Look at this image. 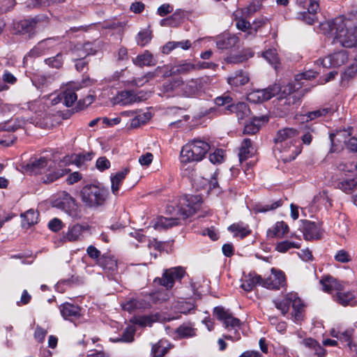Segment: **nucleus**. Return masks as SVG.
Segmentation results:
<instances>
[{"label": "nucleus", "instance_id": "f257e3e1", "mask_svg": "<svg viewBox=\"0 0 357 357\" xmlns=\"http://www.w3.org/2000/svg\"><path fill=\"white\" fill-rule=\"evenodd\" d=\"M327 26L335 35L333 43H340L344 47L357 45V12L345 15H340L331 22L322 24Z\"/></svg>", "mask_w": 357, "mask_h": 357}, {"label": "nucleus", "instance_id": "f03ea898", "mask_svg": "<svg viewBox=\"0 0 357 357\" xmlns=\"http://www.w3.org/2000/svg\"><path fill=\"white\" fill-rule=\"evenodd\" d=\"M63 162L57 163L47 157L31 159L24 167V170L30 174H43L41 178L44 183H51L66 175L68 170L63 169Z\"/></svg>", "mask_w": 357, "mask_h": 357}, {"label": "nucleus", "instance_id": "7ed1b4c3", "mask_svg": "<svg viewBox=\"0 0 357 357\" xmlns=\"http://www.w3.org/2000/svg\"><path fill=\"white\" fill-rule=\"evenodd\" d=\"M299 139V132L295 128H285L277 132L274 138L275 148L282 153V160L290 162L301 152Z\"/></svg>", "mask_w": 357, "mask_h": 357}, {"label": "nucleus", "instance_id": "20e7f679", "mask_svg": "<svg viewBox=\"0 0 357 357\" xmlns=\"http://www.w3.org/2000/svg\"><path fill=\"white\" fill-rule=\"evenodd\" d=\"M302 85H305V83L296 82L295 83H289L282 88L280 84H275L269 86L266 89L257 90L250 93L248 99L253 102H264L270 100L272 97L281 91L280 98L287 99L288 104H295L299 99L296 98V95H291L295 92L298 93V91Z\"/></svg>", "mask_w": 357, "mask_h": 357}, {"label": "nucleus", "instance_id": "39448f33", "mask_svg": "<svg viewBox=\"0 0 357 357\" xmlns=\"http://www.w3.org/2000/svg\"><path fill=\"white\" fill-rule=\"evenodd\" d=\"M211 146L205 141L195 139L184 145L180 153V160L183 165L201 161L209 151Z\"/></svg>", "mask_w": 357, "mask_h": 357}, {"label": "nucleus", "instance_id": "423d86ee", "mask_svg": "<svg viewBox=\"0 0 357 357\" xmlns=\"http://www.w3.org/2000/svg\"><path fill=\"white\" fill-rule=\"evenodd\" d=\"M273 303L275 307L279 310L284 316L288 313L289 307L291 305L293 312L291 314V319L296 323H298L303 319V309L304 305L296 293H289L282 299L274 300Z\"/></svg>", "mask_w": 357, "mask_h": 357}, {"label": "nucleus", "instance_id": "0eeeda50", "mask_svg": "<svg viewBox=\"0 0 357 357\" xmlns=\"http://www.w3.org/2000/svg\"><path fill=\"white\" fill-rule=\"evenodd\" d=\"M82 202L90 208L102 206L107 197V191L96 185H87L81 190Z\"/></svg>", "mask_w": 357, "mask_h": 357}, {"label": "nucleus", "instance_id": "6e6552de", "mask_svg": "<svg viewBox=\"0 0 357 357\" xmlns=\"http://www.w3.org/2000/svg\"><path fill=\"white\" fill-rule=\"evenodd\" d=\"M52 206L64 211L70 217H75L77 215V206L76 202L74 198L66 191H62L56 194L52 201Z\"/></svg>", "mask_w": 357, "mask_h": 357}, {"label": "nucleus", "instance_id": "1a4fd4ad", "mask_svg": "<svg viewBox=\"0 0 357 357\" xmlns=\"http://www.w3.org/2000/svg\"><path fill=\"white\" fill-rule=\"evenodd\" d=\"M185 274V269L181 266L165 269L161 278H156L154 282L165 287L167 289L173 287L176 281H181Z\"/></svg>", "mask_w": 357, "mask_h": 357}, {"label": "nucleus", "instance_id": "9d476101", "mask_svg": "<svg viewBox=\"0 0 357 357\" xmlns=\"http://www.w3.org/2000/svg\"><path fill=\"white\" fill-rule=\"evenodd\" d=\"M213 314L217 319L223 322L227 329H234L236 332L241 324L240 319L232 316L229 310H225L223 307L218 306L213 310Z\"/></svg>", "mask_w": 357, "mask_h": 357}, {"label": "nucleus", "instance_id": "9b49d317", "mask_svg": "<svg viewBox=\"0 0 357 357\" xmlns=\"http://www.w3.org/2000/svg\"><path fill=\"white\" fill-rule=\"evenodd\" d=\"M36 19L14 22L13 25L14 33L24 36L25 38H31L36 34Z\"/></svg>", "mask_w": 357, "mask_h": 357}, {"label": "nucleus", "instance_id": "f8f14e48", "mask_svg": "<svg viewBox=\"0 0 357 357\" xmlns=\"http://www.w3.org/2000/svg\"><path fill=\"white\" fill-rule=\"evenodd\" d=\"M286 278L284 273L280 270L273 268L271 269V275L266 278L262 279V287L271 289H279L285 285Z\"/></svg>", "mask_w": 357, "mask_h": 357}, {"label": "nucleus", "instance_id": "ddd939ff", "mask_svg": "<svg viewBox=\"0 0 357 357\" xmlns=\"http://www.w3.org/2000/svg\"><path fill=\"white\" fill-rule=\"evenodd\" d=\"M348 61V53L346 50L334 52L328 56L319 59V61L324 68H337Z\"/></svg>", "mask_w": 357, "mask_h": 357}, {"label": "nucleus", "instance_id": "4468645a", "mask_svg": "<svg viewBox=\"0 0 357 357\" xmlns=\"http://www.w3.org/2000/svg\"><path fill=\"white\" fill-rule=\"evenodd\" d=\"M183 82L181 77L172 79L162 84L161 91L167 96H182Z\"/></svg>", "mask_w": 357, "mask_h": 357}, {"label": "nucleus", "instance_id": "2eb2a0df", "mask_svg": "<svg viewBox=\"0 0 357 357\" xmlns=\"http://www.w3.org/2000/svg\"><path fill=\"white\" fill-rule=\"evenodd\" d=\"M195 199H197V197L194 196H190V197H185L180 199L178 213L182 216L183 219H186L195 213L197 205L192 204Z\"/></svg>", "mask_w": 357, "mask_h": 357}, {"label": "nucleus", "instance_id": "dca6fc26", "mask_svg": "<svg viewBox=\"0 0 357 357\" xmlns=\"http://www.w3.org/2000/svg\"><path fill=\"white\" fill-rule=\"evenodd\" d=\"M143 93H135L132 91H123L119 93L116 97L117 103L122 105H127L134 102H140L145 99Z\"/></svg>", "mask_w": 357, "mask_h": 357}, {"label": "nucleus", "instance_id": "f3484780", "mask_svg": "<svg viewBox=\"0 0 357 357\" xmlns=\"http://www.w3.org/2000/svg\"><path fill=\"white\" fill-rule=\"evenodd\" d=\"M303 236L305 240H314L321 238L320 228L314 222L305 220L303 228Z\"/></svg>", "mask_w": 357, "mask_h": 357}, {"label": "nucleus", "instance_id": "a211bd4d", "mask_svg": "<svg viewBox=\"0 0 357 357\" xmlns=\"http://www.w3.org/2000/svg\"><path fill=\"white\" fill-rule=\"evenodd\" d=\"M356 297V294L354 291H339L333 296L334 300L343 306L355 305L357 303Z\"/></svg>", "mask_w": 357, "mask_h": 357}, {"label": "nucleus", "instance_id": "6ab92c4d", "mask_svg": "<svg viewBox=\"0 0 357 357\" xmlns=\"http://www.w3.org/2000/svg\"><path fill=\"white\" fill-rule=\"evenodd\" d=\"M225 109L231 113H235L238 120H243L248 117L250 114V109L245 102L229 105L225 107Z\"/></svg>", "mask_w": 357, "mask_h": 357}, {"label": "nucleus", "instance_id": "aec40b11", "mask_svg": "<svg viewBox=\"0 0 357 357\" xmlns=\"http://www.w3.org/2000/svg\"><path fill=\"white\" fill-rule=\"evenodd\" d=\"M59 309L62 317L65 319L72 321L80 316V308L77 305L66 303L62 304Z\"/></svg>", "mask_w": 357, "mask_h": 357}, {"label": "nucleus", "instance_id": "412c9836", "mask_svg": "<svg viewBox=\"0 0 357 357\" xmlns=\"http://www.w3.org/2000/svg\"><path fill=\"white\" fill-rule=\"evenodd\" d=\"M98 265L105 271L113 273L117 271L118 265L116 259L109 254H104L98 259Z\"/></svg>", "mask_w": 357, "mask_h": 357}, {"label": "nucleus", "instance_id": "4be33fe9", "mask_svg": "<svg viewBox=\"0 0 357 357\" xmlns=\"http://www.w3.org/2000/svg\"><path fill=\"white\" fill-rule=\"evenodd\" d=\"M132 62L137 66L143 67L145 66H153L156 64L157 61L151 52L146 50L144 53L137 55L135 59H133Z\"/></svg>", "mask_w": 357, "mask_h": 357}, {"label": "nucleus", "instance_id": "5701e85b", "mask_svg": "<svg viewBox=\"0 0 357 357\" xmlns=\"http://www.w3.org/2000/svg\"><path fill=\"white\" fill-rule=\"evenodd\" d=\"M129 172L130 169L125 167L122 170L116 172L114 175L111 176V190L114 195H118L120 186Z\"/></svg>", "mask_w": 357, "mask_h": 357}, {"label": "nucleus", "instance_id": "b1692460", "mask_svg": "<svg viewBox=\"0 0 357 357\" xmlns=\"http://www.w3.org/2000/svg\"><path fill=\"white\" fill-rule=\"evenodd\" d=\"M322 289L328 293H332V291L336 290L337 292L343 290V285L336 279L331 276L324 278L320 280Z\"/></svg>", "mask_w": 357, "mask_h": 357}, {"label": "nucleus", "instance_id": "393cba45", "mask_svg": "<svg viewBox=\"0 0 357 357\" xmlns=\"http://www.w3.org/2000/svg\"><path fill=\"white\" fill-rule=\"evenodd\" d=\"M257 285L262 286V278L257 274L250 273L243 280L241 287L245 291H251Z\"/></svg>", "mask_w": 357, "mask_h": 357}, {"label": "nucleus", "instance_id": "a878e982", "mask_svg": "<svg viewBox=\"0 0 357 357\" xmlns=\"http://www.w3.org/2000/svg\"><path fill=\"white\" fill-rule=\"evenodd\" d=\"M200 88V81L198 79H192L185 83L183 82L182 96L186 97L193 96L199 92Z\"/></svg>", "mask_w": 357, "mask_h": 357}, {"label": "nucleus", "instance_id": "bb28decb", "mask_svg": "<svg viewBox=\"0 0 357 357\" xmlns=\"http://www.w3.org/2000/svg\"><path fill=\"white\" fill-rule=\"evenodd\" d=\"M288 231L289 227L284 222H277L272 228L268 230L267 235L271 238H282Z\"/></svg>", "mask_w": 357, "mask_h": 357}, {"label": "nucleus", "instance_id": "cd10ccee", "mask_svg": "<svg viewBox=\"0 0 357 357\" xmlns=\"http://www.w3.org/2000/svg\"><path fill=\"white\" fill-rule=\"evenodd\" d=\"M84 227L79 224L74 225L68 228V231L63 234V238L64 241L70 242L77 241L82 235Z\"/></svg>", "mask_w": 357, "mask_h": 357}, {"label": "nucleus", "instance_id": "c85d7f7f", "mask_svg": "<svg viewBox=\"0 0 357 357\" xmlns=\"http://www.w3.org/2000/svg\"><path fill=\"white\" fill-rule=\"evenodd\" d=\"M197 68L196 66L191 63H183L176 65L171 68L169 73L165 74V77L176 74H187Z\"/></svg>", "mask_w": 357, "mask_h": 357}, {"label": "nucleus", "instance_id": "c756f323", "mask_svg": "<svg viewBox=\"0 0 357 357\" xmlns=\"http://www.w3.org/2000/svg\"><path fill=\"white\" fill-rule=\"evenodd\" d=\"M196 331L193 324L184 323L176 328V333L179 337L188 338L195 336Z\"/></svg>", "mask_w": 357, "mask_h": 357}, {"label": "nucleus", "instance_id": "7c9ffc66", "mask_svg": "<svg viewBox=\"0 0 357 357\" xmlns=\"http://www.w3.org/2000/svg\"><path fill=\"white\" fill-rule=\"evenodd\" d=\"M249 82L248 74L243 70L236 71L233 76L228 78V83L235 86H243Z\"/></svg>", "mask_w": 357, "mask_h": 357}, {"label": "nucleus", "instance_id": "2f4dec72", "mask_svg": "<svg viewBox=\"0 0 357 357\" xmlns=\"http://www.w3.org/2000/svg\"><path fill=\"white\" fill-rule=\"evenodd\" d=\"M229 231L234 233V236H240L241 238L251 233L248 225L243 222L234 223L228 227Z\"/></svg>", "mask_w": 357, "mask_h": 357}, {"label": "nucleus", "instance_id": "473e14b6", "mask_svg": "<svg viewBox=\"0 0 357 357\" xmlns=\"http://www.w3.org/2000/svg\"><path fill=\"white\" fill-rule=\"evenodd\" d=\"M252 146L250 139H245L239 149L238 157L239 161L242 162L246 160L252 155Z\"/></svg>", "mask_w": 357, "mask_h": 357}, {"label": "nucleus", "instance_id": "72a5a7b5", "mask_svg": "<svg viewBox=\"0 0 357 357\" xmlns=\"http://www.w3.org/2000/svg\"><path fill=\"white\" fill-rule=\"evenodd\" d=\"M25 123L26 121L24 119L17 117L2 123V130L3 131L14 132L22 128Z\"/></svg>", "mask_w": 357, "mask_h": 357}, {"label": "nucleus", "instance_id": "f704fd0d", "mask_svg": "<svg viewBox=\"0 0 357 357\" xmlns=\"http://www.w3.org/2000/svg\"><path fill=\"white\" fill-rule=\"evenodd\" d=\"M303 344L314 351V355L317 357H324L326 356V349L321 347L315 340L307 338L303 340Z\"/></svg>", "mask_w": 357, "mask_h": 357}, {"label": "nucleus", "instance_id": "c9c22d12", "mask_svg": "<svg viewBox=\"0 0 357 357\" xmlns=\"http://www.w3.org/2000/svg\"><path fill=\"white\" fill-rule=\"evenodd\" d=\"M39 214L33 209L28 210L24 214L21 215L22 218V225L24 227H29L38 222Z\"/></svg>", "mask_w": 357, "mask_h": 357}, {"label": "nucleus", "instance_id": "e433bc0d", "mask_svg": "<svg viewBox=\"0 0 357 357\" xmlns=\"http://www.w3.org/2000/svg\"><path fill=\"white\" fill-rule=\"evenodd\" d=\"M357 186V178L344 179L337 182V188L346 193H351Z\"/></svg>", "mask_w": 357, "mask_h": 357}, {"label": "nucleus", "instance_id": "4c0bfd02", "mask_svg": "<svg viewBox=\"0 0 357 357\" xmlns=\"http://www.w3.org/2000/svg\"><path fill=\"white\" fill-rule=\"evenodd\" d=\"M238 41L236 37H221L216 41L217 47L220 50H227L234 47Z\"/></svg>", "mask_w": 357, "mask_h": 357}, {"label": "nucleus", "instance_id": "58836bf2", "mask_svg": "<svg viewBox=\"0 0 357 357\" xmlns=\"http://www.w3.org/2000/svg\"><path fill=\"white\" fill-rule=\"evenodd\" d=\"M301 243L298 242L290 241L288 240L278 242L275 244V249L276 251L285 253L291 248H300Z\"/></svg>", "mask_w": 357, "mask_h": 357}, {"label": "nucleus", "instance_id": "ea45409f", "mask_svg": "<svg viewBox=\"0 0 357 357\" xmlns=\"http://www.w3.org/2000/svg\"><path fill=\"white\" fill-rule=\"evenodd\" d=\"M254 121H251L249 123L245 125L243 129V133L245 135H254L257 133L259 130V125L257 124L255 121H267L268 118L266 116H261L259 118L255 117L253 119Z\"/></svg>", "mask_w": 357, "mask_h": 357}, {"label": "nucleus", "instance_id": "a19ab883", "mask_svg": "<svg viewBox=\"0 0 357 357\" xmlns=\"http://www.w3.org/2000/svg\"><path fill=\"white\" fill-rule=\"evenodd\" d=\"M61 97L63 98V105L67 107H71L77 99V94L74 90L70 89H66L61 91Z\"/></svg>", "mask_w": 357, "mask_h": 357}, {"label": "nucleus", "instance_id": "79ce46f5", "mask_svg": "<svg viewBox=\"0 0 357 357\" xmlns=\"http://www.w3.org/2000/svg\"><path fill=\"white\" fill-rule=\"evenodd\" d=\"M178 218L160 217L158 218L154 227L155 229H158V227L167 229L178 225Z\"/></svg>", "mask_w": 357, "mask_h": 357}, {"label": "nucleus", "instance_id": "37998d69", "mask_svg": "<svg viewBox=\"0 0 357 357\" xmlns=\"http://www.w3.org/2000/svg\"><path fill=\"white\" fill-rule=\"evenodd\" d=\"M168 351L165 341L160 340L152 346L151 354L153 357H163Z\"/></svg>", "mask_w": 357, "mask_h": 357}, {"label": "nucleus", "instance_id": "c03bdc74", "mask_svg": "<svg viewBox=\"0 0 357 357\" xmlns=\"http://www.w3.org/2000/svg\"><path fill=\"white\" fill-rule=\"evenodd\" d=\"M52 79V78L50 76L38 75L34 77L32 82L38 89H43L50 84Z\"/></svg>", "mask_w": 357, "mask_h": 357}, {"label": "nucleus", "instance_id": "a18cd8bd", "mask_svg": "<svg viewBox=\"0 0 357 357\" xmlns=\"http://www.w3.org/2000/svg\"><path fill=\"white\" fill-rule=\"evenodd\" d=\"M297 5L303 9L312 11H317L319 3L317 0H296Z\"/></svg>", "mask_w": 357, "mask_h": 357}, {"label": "nucleus", "instance_id": "49530a36", "mask_svg": "<svg viewBox=\"0 0 357 357\" xmlns=\"http://www.w3.org/2000/svg\"><path fill=\"white\" fill-rule=\"evenodd\" d=\"M298 18L302 20L307 24H312L317 20V11H310L309 10L298 13Z\"/></svg>", "mask_w": 357, "mask_h": 357}, {"label": "nucleus", "instance_id": "de8ad7c7", "mask_svg": "<svg viewBox=\"0 0 357 357\" xmlns=\"http://www.w3.org/2000/svg\"><path fill=\"white\" fill-rule=\"evenodd\" d=\"M47 40H42L39 42L33 49L28 53L26 57H37L43 55L46 49Z\"/></svg>", "mask_w": 357, "mask_h": 357}, {"label": "nucleus", "instance_id": "09e8293b", "mask_svg": "<svg viewBox=\"0 0 357 357\" xmlns=\"http://www.w3.org/2000/svg\"><path fill=\"white\" fill-rule=\"evenodd\" d=\"M337 168L338 170L343 172H352L357 169V165L354 164L353 162L342 160L337 162Z\"/></svg>", "mask_w": 357, "mask_h": 357}, {"label": "nucleus", "instance_id": "8fccbe9b", "mask_svg": "<svg viewBox=\"0 0 357 357\" xmlns=\"http://www.w3.org/2000/svg\"><path fill=\"white\" fill-rule=\"evenodd\" d=\"M330 112H331V109L329 107L321 108L315 111L310 112L305 115L307 116L306 121H312L318 117L325 116Z\"/></svg>", "mask_w": 357, "mask_h": 357}, {"label": "nucleus", "instance_id": "3c124183", "mask_svg": "<svg viewBox=\"0 0 357 357\" xmlns=\"http://www.w3.org/2000/svg\"><path fill=\"white\" fill-rule=\"evenodd\" d=\"M135 330L132 327H127L123 332L121 337L114 342H132L134 340Z\"/></svg>", "mask_w": 357, "mask_h": 357}, {"label": "nucleus", "instance_id": "603ef678", "mask_svg": "<svg viewBox=\"0 0 357 357\" xmlns=\"http://www.w3.org/2000/svg\"><path fill=\"white\" fill-rule=\"evenodd\" d=\"M45 62L52 68H60L63 62V54L61 53H58L55 56L45 59Z\"/></svg>", "mask_w": 357, "mask_h": 357}, {"label": "nucleus", "instance_id": "864d4df0", "mask_svg": "<svg viewBox=\"0 0 357 357\" xmlns=\"http://www.w3.org/2000/svg\"><path fill=\"white\" fill-rule=\"evenodd\" d=\"M357 75V63L350 65L342 74V80H349Z\"/></svg>", "mask_w": 357, "mask_h": 357}, {"label": "nucleus", "instance_id": "5fc2aeb1", "mask_svg": "<svg viewBox=\"0 0 357 357\" xmlns=\"http://www.w3.org/2000/svg\"><path fill=\"white\" fill-rule=\"evenodd\" d=\"M76 52L78 56L82 57L90 54H94L96 52L93 50V45L91 43H86L82 46V49L77 48Z\"/></svg>", "mask_w": 357, "mask_h": 357}, {"label": "nucleus", "instance_id": "6e6d98bb", "mask_svg": "<svg viewBox=\"0 0 357 357\" xmlns=\"http://www.w3.org/2000/svg\"><path fill=\"white\" fill-rule=\"evenodd\" d=\"M264 58L271 64L276 65L278 63V56L276 50L269 49L263 53Z\"/></svg>", "mask_w": 357, "mask_h": 357}, {"label": "nucleus", "instance_id": "4d7b16f0", "mask_svg": "<svg viewBox=\"0 0 357 357\" xmlns=\"http://www.w3.org/2000/svg\"><path fill=\"white\" fill-rule=\"evenodd\" d=\"M93 155V153H89V152L85 153L77 154L75 156L73 162L77 166L80 167L86 161L91 160L92 159Z\"/></svg>", "mask_w": 357, "mask_h": 357}, {"label": "nucleus", "instance_id": "13d9d810", "mask_svg": "<svg viewBox=\"0 0 357 357\" xmlns=\"http://www.w3.org/2000/svg\"><path fill=\"white\" fill-rule=\"evenodd\" d=\"M224 158V151L222 149H217L209 155V160L213 165L220 164Z\"/></svg>", "mask_w": 357, "mask_h": 357}, {"label": "nucleus", "instance_id": "bf43d9fd", "mask_svg": "<svg viewBox=\"0 0 357 357\" xmlns=\"http://www.w3.org/2000/svg\"><path fill=\"white\" fill-rule=\"evenodd\" d=\"M317 73L313 70H307L301 74L296 75L295 77V81L301 83L302 80H309L312 78H314L317 76Z\"/></svg>", "mask_w": 357, "mask_h": 357}, {"label": "nucleus", "instance_id": "052dcab7", "mask_svg": "<svg viewBox=\"0 0 357 357\" xmlns=\"http://www.w3.org/2000/svg\"><path fill=\"white\" fill-rule=\"evenodd\" d=\"M151 34L147 31L139 32L137 35V43L139 45L143 47L151 41Z\"/></svg>", "mask_w": 357, "mask_h": 357}, {"label": "nucleus", "instance_id": "680f3d73", "mask_svg": "<svg viewBox=\"0 0 357 357\" xmlns=\"http://www.w3.org/2000/svg\"><path fill=\"white\" fill-rule=\"evenodd\" d=\"M141 307H142V303L137 299H132L123 305V310L128 312Z\"/></svg>", "mask_w": 357, "mask_h": 357}, {"label": "nucleus", "instance_id": "e2e57ef3", "mask_svg": "<svg viewBox=\"0 0 357 357\" xmlns=\"http://www.w3.org/2000/svg\"><path fill=\"white\" fill-rule=\"evenodd\" d=\"M282 202L281 200H278V201H275V202L271 203V204H265V205L259 206L257 208V211L260 212V213H264V212L268 211L270 210H274V209L278 208L279 206H282Z\"/></svg>", "mask_w": 357, "mask_h": 357}, {"label": "nucleus", "instance_id": "0e129e2a", "mask_svg": "<svg viewBox=\"0 0 357 357\" xmlns=\"http://www.w3.org/2000/svg\"><path fill=\"white\" fill-rule=\"evenodd\" d=\"M335 259L338 262L346 263L351 261V256L346 250H340L335 255Z\"/></svg>", "mask_w": 357, "mask_h": 357}, {"label": "nucleus", "instance_id": "69168bd1", "mask_svg": "<svg viewBox=\"0 0 357 357\" xmlns=\"http://www.w3.org/2000/svg\"><path fill=\"white\" fill-rule=\"evenodd\" d=\"M215 103L217 106L221 107L224 105H229L232 104V98L228 95L218 96L215 99Z\"/></svg>", "mask_w": 357, "mask_h": 357}, {"label": "nucleus", "instance_id": "338daca9", "mask_svg": "<svg viewBox=\"0 0 357 357\" xmlns=\"http://www.w3.org/2000/svg\"><path fill=\"white\" fill-rule=\"evenodd\" d=\"M178 309L179 312L187 314L190 313L192 310H194L195 305L192 303L182 302L179 303Z\"/></svg>", "mask_w": 357, "mask_h": 357}, {"label": "nucleus", "instance_id": "774afa93", "mask_svg": "<svg viewBox=\"0 0 357 357\" xmlns=\"http://www.w3.org/2000/svg\"><path fill=\"white\" fill-rule=\"evenodd\" d=\"M96 167L102 172L110 167V162L105 157H100L96 161Z\"/></svg>", "mask_w": 357, "mask_h": 357}]
</instances>
